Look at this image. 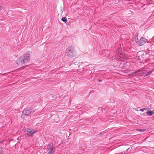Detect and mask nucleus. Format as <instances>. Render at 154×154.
I'll list each match as a JSON object with an SVG mask.
<instances>
[{"mask_svg":"<svg viewBox=\"0 0 154 154\" xmlns=\"http://www.w3.org/2000/svg\"><path fill=\"white\" fill-rule=\"evenodd\" d=\"M31 53L30 51L27 52L24 56L20 57L17 60V64L22 65L28 62L30 59Z\"/></svg>","mask_w":154,"mask_h":154,"instance_id":"obj_1","label":"nucleus"},{"mask_svg":"<svg viewBox=\"0 0 154 154\" xmlns=\"http://www.w3.org/2000/svg\"><path fill=\"white\" fill-rule=\"evenodd\" d=\"M66 54L67 56L70 58L75 57L77 54L74 47L72 45L69 46L66 49Z\"/></svg>","mask_w":154,"mask_h":154,"instance_id":"obj_2","label":"nucleus"},{"mask_svg":"<svg viewBox=\"0 0 154 154\" xmlns=\"http://www.w3.org/2000/svg\"><path fill=\"white\" fill-rule=\"evenodd\" d=\"M139 33L137 32L136 33V35L134 37V40L136 43L140 46L143 45L146 43H148V40L145 38L142 37L139 40L138 39Z\"/></svg>","mask_w":154,"mask_h":154,"instance_id":"obj_3","label":"nucleus"},{"mask_svg":"<svg viewBox=\"0 0 154 154\" xmlns=\"http://www.w3.org/2000/svg\"><path fill=\"white\" fill-rule=\"evenodd\" d=\"M121 49L119 48L116 51L115 53L117 55L118 58L119 60L120 61H123L127 59L125 56L121 52Z\"/></svg>","mask_w":154,"mask_h":154,"instance_id":"obj_4","label":"nucleus"},{"mask_svg":"<svg viewBox=\"0 0 154 154\" xmlns=\"http://www.w3.org/2000/svg\"><path fill=\"white\" fill-rule=\"evenodd\" d=\"M48 152L47 154H53L56 149V148L53 146L52 143H49L47 146Z\"/></svg>","mask_w":154,"mask_h":154,"instance_id":"obj_5","label":"nucleus"},{"mask_svg":"<svg viewBox=\"0 0 154 154\" xmlns=\"http://www.w3.org/2000/svg\"><path fill=\"white\" fill-rule=\"evenodd\" d=\"M152 72V70L141 69V75L145 77L147 76L150 75Z\"/></svg>","mask_w":154,"mask_h":154,"instance_id":"obj_6","label":"nucleus"},{"mask_svg":"<svg viewBox=\"0 0 154 154\" xmlns=\"http://www.w3.org/2000/svg\"><path fill=\"white\" fill-rule=\"evenodd\" d=\"M32 109H29L28 108H27L26 109H25L23 112H22V117L23 118L24 117V116L25 115H28L30 113H31L32 112Z\"/></svg>","mask_w":154,"mask_h":154,"instance_id":"obj_7","label":"nucleus"},{"mask_svg":"<svg viewBox=\"0 0 154 154\" xmlns=\"http://www.w3.org/2000/svg\"><path fill=\"white\" fill-rule=\"evenodd\" d=\"M26 131L27 132V135L29 137L32 136L37 131H35L34 130L28 128L27 129Z\"/></svg>","mask_w":154,"mask_h":154,"instance_id":"obj_8","label":"nucleus"},{"mask_svg":"<svg viewBox=\"0 0 154 154\" xmlns=\"http://www.w3.org/2000/svg\"><path fill=\"white\" fill-rule=\"evenodd\" d=\"M132 75L133 76H138L139 75H141V69L138 70L134 72L132 74Z\"/></svg>","mask_w":154,"mask_h":154,"instance_id":"obj_9","label":"nucleus"},{"mask_svg":"<svg viewBox=\"0 0 154 154\" xmlns=\"http://www.w3.org/2000/svg\"><path fill=\"white\" fill-rule=\"evenodd\" d=\"M154 112L153 111L150 110L149 111L147 112L146 113L148 116H150L154 114Z\"/></svg>","mask_w":154,"mask_h":154,"instance_id":"obj_10","label":"nucleus"},{"mask_svg":"<svg viewBox=\"0 0 154 154\" xmlns=\"http://www.w3.org/2000/svg\"><path fill=\"white\" fill-rule=\"evenodd\" d=\"M61 20L63 22L66 23L67 21V18L66 17H62Z\"/></svg>","mask_w":154,"mask_h":154,"instance_id":"obj_11","label":"nucleus"},{"mask_svg":"<svg viewBox=\"0 0 154 154\" xmlns=\"http://www.w3.org/2000/svg\"><path fill=\"white\" fill-rule=\"evenodd\" d=\"M74 64L75 65H78V67H79L80 65L82 63H79L78 64V63L77 62H74Z\"/></svg>","mask_w":154,"mask_h":154,"instance_id":"obj_12","label":"nucleus"},{"mask_svg":"<svg viewBox=\"0 0 154 154\" xmlns=\"http://www.w3.org/2000/svg\"><path fill=\"white\" fill-rule=\"evenodd\" d=\"M146 129L143 128L141 129H139L138 131L140 132H143Z\"/></svg>","mask_w":154,"mask_h":154,"instance_id":"obj_13","label":"nucleus"},{"mask_svg":"<svg viewBox=\"0 0 154 154\" xmlns=\"http://www.w3.org/2000/svg\"><path fill=\"white\" fill-rule=\"evenodd\" d=\"M147 109H149V108H142V109H140V110L142 112H143V111H144V110Z\"/></svg>","mask_w":154,"mask_h":154,"instance_id":"obj_14","label":"nucleus"},{"mask_svg":"<svg viewBox=\"0 0 154 154\" xmlns=\"http://www.w3.org/2000/svg\"><path fill=\"white\" fill-rule=\"evenodd\" d=\"M52 97L54 99H57L58 98V97L57 95H53L52 96Z\"/></svg>","mask_w":154,"mask_h":154,"instance_id":"obj_15","label":"nucleus"},{"mask_svg":"<svg viewBox=\"0 0 154 154\" xmlns=\"http://www.w3.org/2000/svg\"><path fill=\"white\" fill-rule=\"evenodd\" d=\"M0 151H1V152H0V154H4L3 152V149L2 148L0 149Z\"/></svg>","mask_w":154,"mask_h":154,"instance_id":"obj_16","label":"nucleus"},{"mask_svg":"<svg viewBox=\"0 0 154 154\" xmlns=\"http://www.w3.org/2000/svg\"><path fill=\"white\" fill-rule=\"evenodd\" d=\"M2 9V7L0 5V11Z\"/></svg>","mask_w":154,"mask_h":154,"instance_id":"obj_17","label":"nucleus"},{"mask_svg":"<svg viewBox=\"0 0 154 154\" xmlns=\"http://www.w3.org/2000/svg\"><path fill=\"white\" fill-rule=\"evenodd\" d=\"M2 144V141H1L0 142V145H1Z\"/></svg>","mask_w":154,"mask_h":154,"instance_id":"obj_18","label":"nucleus"},{"mask_svg":"<svg viewBox=\"0 0 154 154\" xmlns=\"http://www.w3.org/2000/svg\"><path fill=\"white\" fill-rule=\"evenodd\" d=\"M99 82H101V80H100H100H99Z\"/></svg>","mask_w":154,"mask_h":154,"instance_id":"obj_19","label":"nucleus"},{"mask_svg":"<svg viewBox=\"0 0 154 154\" xmlns=\"http://www.w3.org/2000/svg\"><path fill=\"white\" fill-rule=\"evenodd\" d=\"M5 74H5V73H4V74H3V75H5Z\"/></svg>","mask_w":154,"mask_h":154,"instance_id":"obj_20","label":"nucleus"},{"mask_svg":"<svg viewBox=\"0 0 154 154\" xmlns=\"http://www.w3.org/2000/svg\"><path fill=\"white\" fill-rule=\"evenodd\" d=\"M129 149V148H128V149H127V151Z\"/></svg>","mask_w":154,"mask_h":154,"instance_id":"obj_21","label":"nucleus"},{"mask_svg":"<svg viewBox=\"0 0 154 154\" xmlns=\"http://www.w3.org/2000/svg\"><path fill=\"white\" fill-rule=\"evenodd\" d=\"M1 74H0V75H1Z\"/></svg>","mask_w":154,"mask_h":154,"instance_id":"obj_22","label":"nucleus"}]
</instances>
